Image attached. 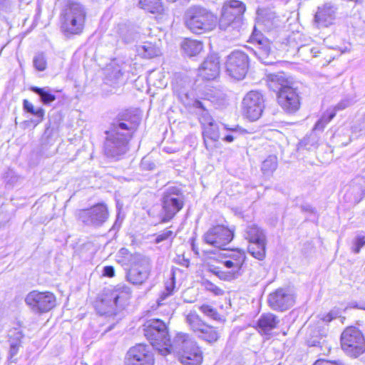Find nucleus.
I'll use <instances>...</instances> for the list:
<instances>
[{
  "label": "nucleus",
  "mask_w": 365,
  "mask_h": 365,
  "mask_svg": "<svg viewBox=\"0 0 365 365\" xmlns=\"http://www.w3.org/2000/svg\"><path fill=\"white\" fill-rule=\"evenodd\" d=\"M140 123L138 115L125 111L120 113L106 132L105 155L115 160L120 159L128 150V143Z\"/></svg>",
  "instance_id": "nucleus-1"
},
{
  "label": "nucleus",
  "mask_w": 365,
  "mask_h": 365,
  "mask_svg": "<svg viewBox=\"0 0 365 365\" xmlns=\"http://www.w3.org/2000/svg\"><path fill=\"white\" fill-rule=\"evenodd\" d=\"M168 352L173 351L183 365H200L202 352L195 340L185 333H178L172 340Z\"/></svg>",
  "instance_id": "nucleus-2"
},
{
  "label": "nucleus",
  "mask_w": 365,
  "mask_h": 365,
  "mask_svg": "<svg viewBox=\"0 0 365 365\" xmlns=\"http://www.w3.org/2000/svg\"><path fill=\"white\" fill-rule=\"evenodd\" d=\"M269 81L275 86H279L276 97L277 104L282 110L287 114L297 113L302 104L297 89L291 86L287 78L282 76L274 75L270 77Z\"/></svg>",
  "instance_id": "nucleus-3"
},
{
  "label": "nucleus",
  "mask_w": 365,
  "mask_h": 365,
  "mask_svg": "<svg viewBox=\"0 0 365 365\" xmlns=\"http://www.w3.org/2000/svg\"><path fill=\"white\" fill-rule=\"evenodd\" d=\"M185 24L192 33L203 34L215 29L217 17L202 6H193L185 12Z\"/></svg>",
  "instance_id": "nucleus-4"
},
{
  "label": "nucleus",
  "mask_w": 365,
  "mask_h": 365,
  "mask_svg": "<svg viewBox=\"0 0 365 365\" xmlns=\"http://www.w3.org/2000/svg\"><path fill=\"white\" fill-rule=\"evenodd\" d=\"M85 19L83 6L78 2H70L61 14V29L66 34H79L83 31Z\"/></svg>",
  "instance_id": "nucleus-5"
},
{
  "label": "nucleus",
  "mask_w": 365,
  "mask_h": 365,
  "mask_svg": "<svg viewBox=\"0 0 365 365\" xmlns=\"http://www.w3.org/2000/svg\"><path fill=\"white\" fill-rule=\"evenodd\" d=\"M340 345L347 356L357 358L365 353V336L358 327L348 326L341 334Z\"/></svg>",
  "instance_id": "nucleus-6"
},
{
  "label": "nucleus",
  "mask_w": 365,
  "mask_h": 365,
  "mask_svg": "<svg viewBox=\"0 0 365 365\" xmlns=\"http://www.w3.org/2000/svg\"><path fill=\"white\" fill-rule=\"evenodd\" d=\"M162 222L170 220L184 205V195L182 190L175 186L168 187L162 198Z\"/></svg>",
  "instance_id": "nucleus-7"
},
{
  "label": "nucleus",
  "mask_w": 365,
  "mask_h": 365,
  "mask_svg": "<svg viewBox=\"0 0 365 365\" xmlns=\"http://www.w3.org/2000/svg\"><path fill=\"white\" fill-rule=\"evenodd\" d=\"M245 11V6L241 1L231 0L228 3H225L222 9L219 20L220 29L227 30L229 27L238 28L241 24Z\"/></svg>",
  "instance_id": "nucleus-8"
},
{
  "label": "nucleus",
  "mask_w": 365,
  "mask_h": 365,
  "mask_svg": "<svg viewBox=\"0 0 365 365\" xmlns=\"http://www.w3.org/2000/svg\"><path fill=\"white\" fill-rule=\"evenodd\" d=\"M151 270L150 259L144 255L132 257L131 267L127 272V280L135 285L143 284L149 277Z\"/></svg>",
  "instance_id": "nucleus-9"
},
{
  "label": "nucleus",
  "mask_w": 365,
  "mask_h": 365,
  "mask_svg": "<svg viewBox=\"0 0 365 365\" xmlns=\"http://www.w3.org/2000/svg\"><path fill=\"white\" fill-rule=\"evenodd\" d=\"M185 321L190 329L196 336L207 343H214L217 341L220 334L217 329L205 323L195 312H189Z\"/></svg>",
  "instance_id": "nucleus-10"
},
{
  "label": "nucleus",
  "mask_w": 365,
  "mask_h": 365,
  "mask_svg": "<svg viewBox=\"0 0 365 365\" xmlns=\"http://www.w3.org/2000/svg\"><path fill=\"white\" fill-rule=\"evenodd\" d=\"M249 56L241 51H234L227 56L225 62L226 73L232 78L242 80L248 71Z\"/></svg>",
  "instance_id": "nucleus-11"
},
{
  "label": "nucleus",
  "mask_w": 365,
  "mask_h": 365,
  "mask_svg": "<svg viewBox=\"0 0 365 365\" xmlns=\"http://www.w3.org/2000/svg\"><path fill=\"white\" fill-rule=\"evenodd\" d=\"M143 332L153 345L162 344L170 347L172 343L168 337L167 327L160 319L148 320L142 327Z\"/></svg>",
  "instance_id": "nucleus-12"
},
{
  "label": "nucleus",
  "mask_w": 365,
  "mask_h": 365,
  "mask_svg": "<svg viewBox=\"0 0 365 365\" xmlns=\"http://www.w3.org/2000/svg\"><path fill=\"white\" fill-rule=\"evenodd\" d=\"M26 304L33 312L36 314L46 313L56 306V297L50 292H30L25 298Z\"/></svg>",
  "instance_id": "nucleus-13"
},
{
  "label": "nucleus",
  "mask_w": 365,
  "mask_h": 365,
  "mask_svg": "<svg viewBox=\"0 0 365 365\" xmlns=\"http://www.w3.org/2000/svg\"><path fill=\"white\" fill-rule=\"evenodd\" d=\"M131 294L130 289L124 285L118 284L112 290L106 294V297L101 300V304L103 307H108L104 314L112 315L115 314V308L118 305L125 303L130 298Z\"/></svg>",
  "instance_id": "nucleus-14"
},
{
  "label": "nucleus",
  "mask_w": 365,
  "mask_h": 365,
  "mask_svg": "<svg viewBox=\"0 0 365 365\" xmlns=\"http://www.w3.org/2000/svg\"><path fill=\"white\" fill-rule=\"evenodd\" d=\"M77 217L86 225L99 227L108 217V208L104 204H97L89 209L78 210Z\"/></svg>",
  "instance_id": "nucleus-15"
},
{
  "label": "nucleus",
  "mask_w": 365,
  "mask_h": 365,
  "mask_svg": "<svg viewBox=\"0 0 365 365\" xmlns=\"http://www.w3.org/2000/svg\"><path fill=\"white\" fill-rule=\"evenodd\" d=\"M154 362V354L150 347L144 344L130 348L125 358V365H153Z\"/></svg>",
  "instance_id": "nucleus-16"
},
{
  "label": "nucleus",
  "mask_w": 365,
  "mask_h": 365,
  "mask_svg": "<svg viewBox=\"0 0 365 365\" xmlns=\"http://www.w3.org/2000/svg\"><path fill=\"white\" fill-rule=\"evenodd\" d=\"M234 237L233 231L222 226L217 225L208 230L204 235V240L216 248L227 250L226 246L232 241Z\"/></svg>",
  "instance_id": "nucleus-17"
},
{
  "label": "nucleus",
  "mask_w": 365,
  "mask_h": 365,
  "mask_svg": "<svg viewBox=\"0 0 365 365\" xmlns=\"http://www.w3.org/2000/svg\"><path fill=\"white\" fill-rule=\"evenodd\" d=\"M294 298L283 288L277 289L269 294L268 303L269 307L277 311H284L289 308L294 304Z\"/></svg>",
  "instance_id": "nucleus-18"
},
{
  "label": "nucleus",
  "mask_w": 365,
  "mask_h": 365,
  "mask_svg": "<svg viewBox=\"0 0 365 365\" xmlns=\"http://www.w3.org/2000/svg\"><path fill=\"white\" fill-rule=\"evenodd\" d=\"M220 71V63L217 54L208 56L199 68V75L205 80L216 78Z\"/></svg>",
  "instance_id": "nucleus-19"
},
{
  "label": "nucleus",
  "mask_w": 365,
  "mask_h": 365,
  "mask_svg": "<svg viewBox=\"0 0 365 365\" xmlns=\"http://www.w3.org/2000/svg\"><path fill=\"white\" fill-rule=\"evenodd\" d=\"M267 240L264 232L257 227H252V257L262 260L266 256Z\"/></svg>",
  "instance_id": "nucleus-20"
},
{
  "label": "nucleus",
  "mask_w": 365,
  "mask_h": 365,
  "mask_svg": "<svg viewBox=\"0 0 365 365\" xmlns=\"http://www.w3.org/2000/svg\"><path fill=\"white\" fill-rule=\"evenodd\" d=\"M334 19L333 7L327 4L318 7L314 16V21L318 26L327 27L333 24Z\"/></svg>",
  "instance_id": "nucleus-21"
},
{
  "label": "nucleus",
  "mask_w": 365,
  "mask_h": 365,
  "mask_svg": "<svg viewBox=\"0 0 365 365\" xmlns=\"http://www.w3.org/2000/svg\"><path fill=\"white\" fill-rule=\"evenodd\" d=\"M255 29L252 32V45L255 46V54L262 61H264L270 52V42L267 38H259L255 34Z\"/></svg>",
  "instance_id": "nucleus-22"
},
{
  "label": "nucleus",
  "mask_w": 365,
  "mask_h": 365,
  "mask_svg": "<svg viewBox=\"0 0 365 365\" xmlns=\"http://www.w3.org/2000/svg\"><path fill=\"white\" fill-rule=\"evenodd\" d=\"M279 320L277 317L272 313L263 314L257 321L256 329L259 331L267 333L269 331L277 327Z\"/></svg>",
  "instance_id": "nucleus-23"
},
{
  "label": "nucleus",
  "mask_w": 365,
  "mask_h": 365,
  "mask_svg": "<svg viewBox=\"0 0 365 365\" xmlns=\"http://www.w3.org/2000/svg\"><path fill=\"white\" fill-rule=\"evenodd\" d=\"M23 108L24 111L31 113L36 117L35 120H31L30 121H24V124L27 125L29 123H33L34 124V126H36L43 120L45 110L42 108L35 109L34 105L26 99H24L23 101Z\"/></svg>",
  "instance_id": "nucleus-24"
},
{
  "label": "nucleus",
  "mask_w": 365,
  "mask_h": 365,
  "mask_svg": "<svg viewBox=\"0 0 365 365\" xmlns=\"http://www.w3.org/2000/svg\"><path fill=\"white\" fill-rule=\"evenodd\" d=\"M264 108V96L258 91H252V120H256L261 117Z\"/></svg>",
  "instance_id": "nucleus-25"
},
{
  "label": "nucleus",
  "mask_w": 365,
  "mask_h": 365,
  "mask_svg": "<svg viewBox=\"0 0 365 365\" xmlns=\"http://www.w3.org/2000/svg\"><path fill=\"white\" fill-rule=\"evenodd\" d=\"M327 331L320 327H314L307 337L306 341L309 346H321L324 341V339L327 336Z\"/></svg>",
  "instance_id": "nucleus-26"
},
{
  "label": "nucleus",
  "mask_w": 365,
  "mask_h": 365,
  "mask_svg": "<svg viewBox=\"0 0 365 365\" xmlns=\"http://www.w3.org/2000/svg\"><path fill=\"white\" fill-rule=\"evenodd\" d=\"M276 17L275 12L269 8L262 7L257 9L255 21L257 25H266L272 24Z\"/></svg>",
  "instance_id": "nucleus-27"
},
{
  "label": "nucleus",
  "mask_w": 365,
  "mask_h": 365,
  "mask_svg": "<svg viewBox=\"0 0 365 365\" xmlns=\"http://www.w3.org/2000/svg\"><path fill=\"white\" fill-rule=\"evenodd\" d=\"M182 48L187 56L192 57L198 55L202 51L203 45L200 41L185 39L182 43Z\"/></svg>",
  "instance_id": "nucleus-28"
},
{
  "label": "nucleus",
  "mask_w": 365,
  "mask_h": 365,
  "mask_svg": "<svg viewBox=\"0 0 365 365\" xmlns=\"http://www.w3.org/2000/svg\"><path fill=\"white\" fill-rule=\"evenodd\" d=\"M204 143L207 149H209L207 139L212 141H217L220 138L219 128L216 123L210 122L209 125L205 126L202 132Z\"/></svg>",
  "instance_id": "nucleus-29"
},
{
  "label": "nucleus",
  "mask_w": 365,
  "mask_h": 365,
  "mask_svg": "<svg viewBox=\"0 0 365 365\" xmlns=\"http://www.w3.org/2000/svg\"><path fill=\"white\" fill-rule=\"evenodd\" d=\"M30 90L39 96L41 102L44 105L51 104L56 98L49 87L38 88L32 86Z\"/></svg>",
  "instance_id": "nucleus-30"
},
{
  "label": "nucleus",
  "mask_w": 365,
  "mask_h": 365,
  "mask_svg": "<svg viewBox=\"0 0 365 365\" xmlns=\"http://www.w3.org/2000/svg\"><path fill=\"white\" fill-rule=\"evenodd\" d=\"M175 292V281L174 273H172V276L168 281L165 283V289L161 292L159 298L157 300L158 305H163L165 304V300L173 295Z\"/></svg>",
  "instance_id": "nucleus-31"
},
{
  "label": "nucleus",
  "mask_w": 365,
  "mask_h": 365,
  "mask_svg": "<svg viewBox=\"0 0 365 365\" xmlns=\"http://www.w3.org/2000/svg\"><path fill=\"white\" fill-rule=\"evenodd\" d=\"M139 6L152 14H160L163 11L161 0H139Z\"/></svg>",
  "instance_id": "nucleus-32"
},
{
  "label": "nucleus",
  "mask_w": 365,
  "mask_h": 365,
  "mask_svg": "<svg viewBox=\"0 0 365 365\" xmlns=\"http://www.w3.org/2000/svg\"><path fill=\"white\" fill-rule=\"evenodd\" d=\"M139 53L144 58H151L158 56L160 51L158 47L150 42H146L138 48Z\"/></svg>",
  "instance_id": "nucleus-33"
},
{
  "label": "nucleus",
  "mask_w": 365,
  "mask_h": 365,
  "mask_svg": "<svg viewBox=\"0 0 365 365\" xmlns=\"http://www.w3.org/2000/svg\"><path fill=\"white\" fill-rule=\"evenodd\" d=\"M233 257H235V261L226 260L223 262V264L227 268H232V270L236 273L241 267L242 262L245 259V256L244 252H237L233 255Z\"/></svg>",
  "instance_id": "nucleus-34"
},
{
  "label": "nucleus",
  "mask_w": 365,
  "mask_h": 365,
  "mask_svg": "<svg viewBox=\"0 0 365 365\" xmlns=\"http://www.w3.org/2000/svg\"><path fill=\"white\" fill-rule=\"evenodd\" d=\"M336 111L333 110L324 113L322 117L316 122L314 129L317 130H322L326 125L336 116Z\"/></svg>",
  "instance_id": "nucleus-35"
},
{
  "label": "nucleus",
  "mask_w": 365,
  "mask_h": 365,
  "mask_svg": "<svg viewBox=\"0 0 365 365\" xmlns=\"http://www.w3.org/2000/svg\"><path fill=\"white\" fill-rule=\"evenodd\" d=\"M118 32L121 39L126 43L134 41L137 38V34L125 25L118 26Z\"/></svg>",
  "instance_id": "nucleus-36"
},
{
  "label": "nucleus",
  "mask_w": 365,
  "mask_h": 365,
  "mask_svg": "<svg viewBox=\"0 0 365 365\" xmlns=\"http://www.w3.org/2000/svg\"><path fill=\"white\" fill-rule=\"evenodd\" d=\"M212 272L220 279L225 281H230L235 277V272L234 270L226 272L222 270L220 267H215Z\"/></svg>",
  "instance_id": "nucleus-37"
},
{
  "label": "nucleus",
  "mask_w": 365,
  "mask_h": 365,
  "mask_svg": "<svg viewBox=\"0 0 365 365\" xmlns=\"http://www.w3.org/2000/svg\"><path fill=\"white\" fill-rule=\"evenodd\" d=\"M202 284L207 291L212 292L215 296H221L223 295L225 293L223 289L217 287V285H215V284L208 280L204 281Z\"/></svg>",
  "instance_id": "nucleus-38"
},
{
  "label": "nucleus",
  "mask_w": 365,
  "mask_h": 365,
  "mask_svg": "<svg viewBox=\"0 0 365 365\" xmlns=\"http://www.w3.org/2000/svg\"><path fill=\"white\" fill-rule=\"evenodd\" d=\"M34 67L39 71H43L46 68V61L43 53L36 55L33 60Z\"/></svg>",
  "instance_id": "nucleus-39"
},
{
  "label": "nucleus",
  "mask_w": 365,
  "mask_h": 365,
  "mask_svg": "<svg viewBox=\"0 0 365 365\" xmlns=\"http://www.w3.org/2000/svg\"><path fill=\"white\" fill-rule=\"evenodd\" d=\"M199 309L207 317H210L215 320H217L219 319V314L212 307L208 304H202L200 307Z\"/></svg>",
  "instance_id": "nucleus-40"
},
{
  "label": "nucleus",
  "mask_w": 365,
  "mask_h": 365,
  "mask_svg": "<svg viewBox=\"0 0 365 365\" xmlns=\"http://www.w3.org/2000/svg\"><path fill=\"white\" fill-rule=\"evenodd\" d=\"M364 246H365V234L357 235L353 240L352 252L359 253Z\"/></svg>",
  "instance_id": "nucleus-41"
},
{
  "label": "nucleus",
  "mask_w": 365,
  "mask_h": 365,
  "mask_svg": "<svg viewBox=\"0 0 365 365\" xmlns=\"http://www.w3.org/2000/svg\"><path fill=\"white\" fill-rule=\"evenodd\" d=\"M175 237V235L173 234V231L166 230L156 236L155 242L158 244L167 240H173Z\"/></svg>",
  "instance_id": "nucleus-42"
},
{
  "label": "nucleus",
  "mask_w": 365,
  "mask_h": 365,
  "mask_svg": "<svg viewBox=\"0 0 365 365\" xmlns=\"http://www.w3.org/2000/svg\"><path fill=\"white\" fill-rule=\"evenodd\" d=\"M9 341H13V342H17V344H21V339L23 337V335L20 331L18 329H14L10 331L9 334Z\"/></svg>",
  "instance_id": "nucleus-43"
},
{
  "label": "nucleus",
  "mask_w": 365,
  "mask_h": 365,
  "mask_svg": "<svg viewBox=\"0 0 365 365\" xmlns=\"http://www.w3.org/2000/svg\"><path fill=\"white\" fill-rule=\"evenodd\" d=\"M313 365H344L340 361L319 359L316 360Z\"/></svg>",
  "instance_id": "nucleus-44"
},
{
  "label": "nucleus",
  "mask_w": 365,
  "mask_h": 365,
  "mask_svg": "<svg viewBox=\"0 0 365 365\" xmlns=\"http://www.w3.org/2000/svg\"><path fill=\"white\" fill-rule=\"evenodd\" d=\"M140 167L143 170H152L155 168V163L148 158H143L140 162Z\"/></svg>",
  "instance_id": "nucleus-45"
},
{
  "label": "nucleus",
  "mask_w": 365,
  "mask_h": 365,
  "mask_svg": "<svg viewBox=\"0 0 365 365\" xmlns=\"http://www.w3.org/2000/svg\"><path fill=\"white\" fill-rule=\"evenodd\" d=\"M200 120L203 126V128H205V126L209 125L210 122L211 123H214L213 119L212 117L209 115L207 111L203 112L200 118Z\"/></svg>",
  "instance_id": "nucleus-46"
},
{
  "label": "nucleus",
  "mask_w": 365,
  "mask_h": 365,
  "mask_svg": "<svg viewBox=\"0 0 365 365\" xmlns=\"http://www.w3.org/2000/svg\"><path fill=\"white\" fill-rule=\"evenodd\" d=\"M103 276L113 277L115 276V269L113 266H105L103 269Z\"/></svg>",
  "instance_id": "nucleus-47"
},
{
  "label": "nucleus",
  "mask_w": 365,
  "mask_h": 365,
  "mask_svg": "<svg viewBox=\"0 0 365 365\" xmlns=\"http://www.w3.org/2000/svg\"><path fill=\"white\" fill-rule=\"evenodd\" d=\"M9 343H10L9 354H10L11 357L12 358L17 354L20 344H17V342H13V341H11V340L10 341Z\"/></svg>",
  "instance_id": "nucleus-48"
},
{
  "label": "nucleus",
  "mask_w": 365,
  "mask_h": 365,
  "mask_svg": "<svg viewBox=\"0 0 365 365\" xmlns=\"http://www.w3.org/2000/svg\"><path fill=\"white\" fill-rule=\"evenodd\" d=\"M334 318H335V316L333 314V313L329 312V313L324 314L322 317L321 319H322V321L325 322H330Z\"/></svg>",
  "instance_id": "nucleus-49"
},
{
  "label": "nucleus",
  "mask_w": 365,
  "mask_h": 365,
  "mask_svg": "<svg viewBox=\"0 0 365 365\" xmlns=\"http://www.w3.org/2000/svg\"><path fill=\"white\" fill-rule=\"evenodd\" d=\"M193 106H194V107H195V108H200V109H202V113H203V112L207 111V110H205V108L204 104L202 103V102H201V101H195L194 102Z\"/></svg>",
  "instance_id": "nucleus-50"
},
{
  "label": "nucleus",
  "mask_w": 365,
  "mask_h": 365,
  "mask_svg": "<svg viewBox=\"0 0 365 365\" xmlns=\"http://www.w3.org/2000/svg\"><path fill=\"white\" fill-rule=\"evenodd\" d=\"M9 5V0H0V11L6 9Z\"/></svg>",
  "instance_id": "nucleus-51"
},
{
  "label": "nucleus",
  "mask_w": 365,
  "mask_h": 365,
  "mask_svg": "<svg viewBox=\"0 0 365 365\" xmlns=\"http://www.w3.org/2000/svg\"><path fill=\"white\" fill-rule=\"evenodd\" d=\"M250 93H247L246 96L244 98L242 104L245 106H248L250 101H251V97L250 96Z\"/></svg>",
  "instance_id": "nucleus-52"
},
{
  "label": "nucleus",
  "mask_w": 365,
  "mask_h": 365,
  "mask_svg": "<svg viewBox=\"0 0 365 365\" xmlns=\"http://www.w3.org/2000/svg\"><path fill=\"white\" fill-rule=\"evenodd\" d=\"M223 140L226 142L231 143L233 141L234 137L232 135H227L224 138Z\"/></svg>",
  "instance_id": "nucleus-53"
},
{
  "label": "nucleus",
  "mask_w": 365,
  "mask_h": 365,
  "mask_svg": "<svg viewBox=\"0 0 365 365\" xmlns=\"http://www.w3.org/2000/svg\"><path fill=\"white\" fill-rule=\"evenodd\" d=\"M128 252V250L125 248H122L120 250L119 253L122 255H125Z\"/></svg>",
  "instance_id": "nucleus-54"
},
{
  "label": "nucleus",
  "mask_w": 365,
  "mask_h": 365,
  "mask_svg": "<svg viewBox=\"0 0 365 365\" xmlns=\"http://www.w3.org/2000/svg\"><path fill=\"white\" fill-rule=\"evenodd\" d=\"M224 127H225V128L226 130H235V128H229V127L227 126V125H225V124H224Z\"/></svg>",
  "instance_id": "nucleus-55"
},
{
  "label": "nucleus",
  "mask_w": 365,
  "mask_h": 365,
  "mask_svg": "<svg viewBox=\"0 0 365 365\" xmlns=\"http://www.w3.org/2000/svg\"><path fill=\"white\" fill-rule=\"evenodd\" d=\"M246 239L247 240L248 242H251V237H247Z\"/></svg>",
  "instance_id": "nucleus-56"
},
{
  "label": "nucleus",
  "mask_w": 365,
  "mask_h": 365,
  "mask_svg": "<svg viewBox=\"0 0 365 365\" xmlns=\"http://www.w3.org/2000/svg\"><path fill=\"white\" fill-rule=\"evenodd\" d=\"M168 1H170V2H175V1H176L177 0H168Z\"/></svg>",
  "instance_id": "nucleus-57"
},
{
  "label": "nucleus",
  "mask_w": 365,
  "mask_h": 365,
  "mask_svg": "<svg viewBox=\"0 0 365 365\" xmlns=\"http://www.w3.org/2000/svg\"><path fill=\"white\" fill-rule=\"evenodd\" d=\"M251 39V36H250L249 39L247 40V42H250Z\"/></svg>",
  "instance_id": "nucleus-58"
}]
</instances>
